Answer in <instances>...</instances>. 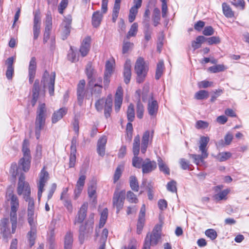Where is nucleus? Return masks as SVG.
I'll use <instances>...</instances> for the list:
<instances>
[{"mask_svg": "<svg viewBox=\"0 0 249 249\" xmlns=\"http://www.w3.org/2000/svg\"><path fill=\"white\" fill-rule=\"evenodd\" d=\"M223 12L225 16L228 18H231L234 17V12L226 3L222 4Z\"/></svg>", "mask_w": 249, "mask_h": 249, "instance_id": "nucleus-38", "label": "nucleus"}, {"mask_svg": "<svg viewBox=\"0 0 249 249\" xmlns=\"http://www.w3.org/2000/svg\"><path fill=\"white\" fill-rule=\"evenodd\" d=\"M31 160L30 159H26L25 158H22L20 160L19 163L24 172L29 171L30 168Z\"/></svg>", "mask_w": 249, "mask_h": 249, "instance_id": "nucleus-42", "label": "nucleus"}, {"mask_svg": "<svg viewBox=\"0 0 249 249\" xmlns=\"http://www.w3.org/2000/svg\"><path fill=\"white\" fill-rule=\"evenodd\" d=\"M161 225L157 224L152 232L147 234L142 249H150V246H156L161 237Z\"/></svg>", "mask_w": 249, "mask_h": 249, "instance_id": "nucleus-5", "label": "nucleus"}, {"mask_svg": "<svg viewBox=\"0 0 249 249\" xmlns=\"http://www.w3.org/2000/svg\"><path fill=\"white\" fill-rule=\"evenodd\" d=\"M134 5L129 10L128 21L131 23L133 22L138 12V9L140 7V0H134Z\"/></svg>", "mask_w": 249, "mask_h": 249, "instance_id": "nucleus-28", "label": "nucleus"}, {"mask_svg": "<svg viewBox=\"0 0 249 249\" xmlns=\"http://www.w3.org/2000/svg\"><path fill=\"white\" fill-rule=\"evenodd\" d=\"M86 179V176L85 175H81L79 176L74 190V199L76 200L81 194L84 189Z\"/></svg>", "mask_w": 249, "mask_h": 249, "instance_id": "nucleus-17", "label": "nucleus"}, {"mask_svg": "<svg viewBox=\"0 0 249 249\" xmlns=\"http://www.w3.org/2000/svg\"><path fill=\"white\" fill-rule=\"evenodd\" d=\"M126 198L127 200L130 203H138L139 201L135 194L130 191L127 192Z\"/></svg>", "mask_w": 249, "mask_h": 249, "instance_id": "nucleus-58", "label": "nucleus"}, {"mask_svg": "<svg viewBox=\"0 0 249 249\" xmlns=\"http://www.w3.org/2000/svg\"><path fill=\"white\" fill-rule=\"evenodd\" d=\"M94 69L92 67V63L89 62L86 67L85 72L87 76L88 81L90 80L95 81V78L94 77L93 75L94 73Z\"/></svg>", "mask_w": 249, "mask_h": 249, "instance_id": "nucleus-36", "label": "nucleus"}, {"mask_svg": "<svg viewBox=\"0 0 249 249\" xmlns=\"http://www.w3.org/2000/svg\"><path fill=\"white\" fill-rule=\"evenodd\" d=\"M124 81L127 84L129 83L131 76L130 61L129 60H127L124 64Z\"/></svg>", "mask_w": 249, "mask_h": 249, "instance_id": "nucleus-31", "label": "nucleus"}, {"mask_svg": "<svg viewBox=\"0 0 249 249\" xmlns=\"http://www.w3.org/2000/svg\"><path fill=\"white\" fill-rule=\"evenodd\" d=\"M229 189H225L219 193L214 195V198L216 200L219 201L221 200H226L227 199V196L229 193Z\"/></svg>", "mask_w": 249, "mask_h": 249, "instance_id": "nucleus-52", "label": "nucleus"}, {"mask_svg": "<svg viewBox=\"0 0 249 249\" xmlns=\"http://www.w3.org/2000/svg\"><path fill=\"white\" fill-rule=\"evenodd\" d=\"M68 5V0H61L58 7V12L63 15L64 10L67 8Z\"/></svg>", "mask_w": 249, "mask_h": 249, "instance_id": "nucleus-59", "label": "nucleus"}, {"mask_svg": "<svg viewBox=\"0 0 249 249\" xmlns=\"http://www.w3.org/2000/svg\"><path fill=\"white\" fill-rule=\"evenodd\" d=\"M49 178V174L46 171V167L44 166L39 173V180L37 183L38 187L37 197L39 200H40L42 194L44 191V187Z\"/></svg>", "mask_w": 249, "mask_h": 249, "instance_id": "nucleus-11", "label": "nucleus"}, {"mask_svg": "<svg viewBox=\"0 0 249 249\" xmlns=\"http://www.w3.org/2000/svg\"><path fill=\"white\" fill-rule=\"evenodd\" d=\"M102 18L103 16L100 11H97L93 13L92 17V24L94 27L97 28L100 26Z\"/></svg>", "mask_w": 249, "mask_h": 249, "instance_id": "nucleus-34", "label": "nucleus"}, {"mask_svg": "<svg viewBox=\"0 0 249 249\" xmlns=\"http://www.w3.org/2000/svg\"><path fill=\"white\" fill-rule=\"evenodd\" d=\"M55 80V72H53L50 74L47 70L44 71L42 76L41 84L43 89H45L46 87L48 88L49 93L51 96L54 94Z\"/></svg>", "mask_w": 249, "mask_h": 249, "instance_id": "nucleus-7", "label": "nucleus"}, {"mask_svg": "<svg viewBox=\"0 0 249 249\" xmlns=\"http://www.w3.org/2000/svg\"><path fill=\"white\" fill-rule=\"evenodd\" d=\"M138 31V24L134 23L131 26L130 29L128 32L126 37L129 39L130 37L135 36Z\"/></svg>", "mask_w": 249, "mask_h": 249, "instance_id": "nucleus-49", "label": "nucleus"}, {"mask_svg": "<svg viewBox=\"0 0 249 249\" xmlns=\"http://www.w3.org/2000/svg\"><path fill=\"white\" fill-rule=\"evenodd\" d=\"M164 69V62L163 60H160L157 65L155 78L159 80L162 76Z\"/></svg>", "mask_w": 249, "mask_h": 249, "instance_id": "nucleus-37", "label": "nucleus"}, {"mask_svg": "<svg viewBox=\"0 0 249 249\" xmlns=\"http://www.w3.org/2000/svg\"><path fill=\"white\" fill-rule=\"evenodd\" d=\"M127 118L129 122H132L135 118V110L134 106L133 104H130L127 110Z\"/></svg>", "mask_w": 249, "mask_h": 249, "instance_id": "nucleus-46", "label": "nucleus"}, {"mask_svg": "<svg viewBox=\"0 0 249 249\" xmlns=\"http://www.w3.org/2000/svg\"><path fill=\"white\" fill-rule=\"evenodd\" d=\"M166 187L167 190L172 193H177V182L175 180H173L168 182Z\"/></svg>", "mask_w": 249, "mask_h": 249, "instance_id": "nucleus-55", "label": "nucleus"}, {"mask_svg": "<svg viewBox=\"0 0 249 249\" xmlns=\"http://www.w3.org/2000/svg\"><path fill=\"white\" fill-rule=\"evenodd\" d=\"M98 83H94L95 81H89L88 82L90 93L92 95L95 97H100L102 93L103 86L102 83V78H98Z\"/></svg>", "mask_w": 249, "mask_h": 249, "instance_id": "nucleus-16", "label": "nucleus"}, {"mask_svg": "<svg viewBox=\"0 0 249 249\" xmlns=\"http://www.w3.org/2000/svg\"><path fill=\"white\" fill-rule=\"evenodd\" d=\"M114 64L115 61L113 59L111 61L107 60L106 63L105 71L104 73L111 75L113 71Z\"/></svg>", "mask_w": 249, "mask_h": 249, "instance_id": "nucleus-44", "label": "nucleus"}, {"mask_svg": "<svg viewBox=\"0 0 249 249\" xmlns=\"http://www.w3.org/2000/svg\"><path fill=\"white\" fill-rule=\"evenodd\" d=\"M29 142L27 139H24L22 142V152L23 154V157L26 159H31L30 150L29 148Z\"/></svg>", "mask_w": 249, "mask_h": 249, "instance_id": "nucleus-35", "label": "nucleus"}, {"mask_svg": "<svg viewBox=\"0 0 249 249\" xmlns=\"http://www.w3.org/2000/svg\"><path fill=\"white\" fill-rule=\"evenodd\" d=\"M150 12L149 9L145 10L143 16V34L144 38L142 41L143 47L145 48L148 45V42L151 39V35L152 33V29L150 28L149 25Z\"/></svg>", "mask_w": 249, "mask_h": 249, "instance_id": "nucleus-8", "label": "nucleus"}, {"mask_svg": "<svg viewBox=\"0 0 249 249\" xmlns=\"http://www.w3.org/2000/svg\"><path fill=\"white\" fill-rule=\"evenodd\" d=\"M124 90L121 86L118 87L114 97V109L118 112L121 107L123 100Z\"/></svg>", "mask_w": 249, "mask_h": 249, "instance_id": "nucleus-18", "label": "nucleus"}, {"mask_svg": "<svg viewBox=\"0 0 249 249\" xmlns=\"http://www.w3.org/2000/svg\"><path fill=\"white\" fill-rule=\"evenodd\" d=\"M125 192L124 190L119 191L116 189L113 194L112 198V205L114 208L117 209V213H119L124 206L125 199Z\"/></svg>", "mask_w": 249, "mask_h": 249, "instance_id": "nucleus-12", "label": "nucleus"}, {"mask_svg": "<svg viewBox=\"0 0 249 249\" xmlns=\"http://www.w3.org/2000/svg\"><path fill=\"white\" fill-rule=\"evenodd\" d=\"M122 0H115L113 10H112V21L115 23L119 16V11L121 7V2Z\"/></svg>", "mask_w": 249, "mask_h": 249, "instance_id": "nucleus-33", "label": "nucleus"}, {"mask_svg": "<svg viewBox=\"0 0 249 249\" xmlns=\"http://www.w3.org/2000/svg\"><path fill=\"white\" fill-rule=\"evenodd\" d=\"M107 142V137L105 135L101 136L98 140L97 151L98 154L102 157L105 155Z\"/></svg>", "mask_w": 249, "mask_h": 249, "instance_id": "nucleus-27", "label": "nucleus"}, {"mask_svg": "<svg viewBox=\"0 0 249 249\" xmlns=\"http://www.w3.org/2000/svg\"><path fill=\"white\" fill-rule=\"evenodd\" d=\"M86 82L84 79H82L80 80L79 83L77 85V100L80 105H81L83 103V101L84 98L85 91V87Z\"/></svg>", "mask_w": 249, "mask_h": 249, "instance_id": "nucleus-26", "label": "nucleus"}, {"mask_svg": "<svg viewBox=\"0 0 249 249\" xmlns=\"http://www.w3.org/2000/svg\"><path fill=\"white\" fill-rule=\"evenodd\" d=\"M209 138L208 137L203 136L200 138L199 148L200 151L201 152V153H204V157L208 156L206 146L209 142Z\"/></svg>", "mask_w": 249, "mask_h": 249, "instance_id": "nucleus-32", "label": "nucleus"}, {"mask_svg": "<svg viewBox=\"0 0 249 249\" xmlns=\"http://www.w3.org/2000/svg\"><path fill=\"white\" fill-rule=\"evenodd\" d=\"M204 153H202L201 155L196 154H189L190 158L194 160V162L196 165H199L203 162L204 159L208 157H204Z\"/></svg>", "mask_w": 249, "mask_h": 249, "instance_id": "nucleus-43", "label": "nucleus"}, {"mask_svg": "<svg viewBox=\"0 0 249 249\" xmlns=\"http://www.w3.org/2000/svg\"><path fill=\"white\" fill-rule=\"evenodd\" d=\"M209 45L216 44L220 42V39L218 36H212L209 38H206Z\"/></svg>", "mask_w": 249, "mask_h": 249, "instance_id": "nucleus-64", "label": "nucleus"}, {"mask_svg": "<svg viewBox=\"0 0 249 249\" xmlns=\"http://www.w3.org/2000/svg\"><path fill=\"white\" fill-rule=\"evenodd\" d=\"M154 131L146 130L142 134L141 139V153H145L147 148L153 141Z\"/></svg>", "mask_w": 249, "mask_h": 249, "instance_id": "nucleus-14", "label": "nucleus"}, {"mask_svg": "<svg viewBox=\"0 0 249 249\" xmlns=\"http://www.w3.org/2000/svg\"><path fill=\"white\" fill-rule=\"evenodd\" d=\"M157 161L160 170L163 172L165 174L169 175L170 169L164 163L162 159L160 157H159Z\"/></svg>", "mask_w": 249, "mask_h": 249, "instance_id": "nucleus-40", "label": "nucleus"}, {"mask_svg": "<svg viewBox=\"0 0 249 249\" xmlns=\"http://www.w3.org/2000/svg\"><path fill=\"white\" fill-rule=\"evenodd\" d=\"M179 163L182 169L183 170H191V164L188 161L185 159H181L179 160Z\"/></svg>", "mask_w": 249, "mask_h": 249, "instance_id": "nucleus-63", "label": "nucleus"}, {"mask_svg": "<svg viewBox=\"0 0 249 249\" xmlns=\"http://www.w3.org/2000/svg\"><path fill=\"white\" fill-rule=\"evenodd\" d=\"M41 19L40 17V12L39 11L36 12L34 14V25H33V35L34 39L36 40L38 37L40 33Z\"/></svg>", "mask_w": 249, "mask_h": 249, "instance_id": "nucleus-20", "label": "nucleus"}, {"mask_svg": "<svg viewBox=\"0 0 249 249\" xmlns=\"http://www.w3.org/2000/svg\"><path fill=\"white\" fill-rule=\"evenodd\" d=\"M91 37L86 36L82 41L79 49V52L82 57H85L89 53L90 49Z\"/></svg>", "mask_w": 249, "mask_h": 249, "instance_id": "nucleus-23", "label": "nucleus"}, {"mask_svg": "<svg viewBox=\"0 0 249 249\" xmlns=\"http://www.w3.org/2000/svg\"><path fill=\"white\" fill-rule=\"evenodd\" d=\"M47 108L45 103H40L36 110L35 123V133L36 139L40 137V133L45 126L47 118Z\"/></svg>", "mask_w": 249, "mask_h": 249, "instance_id": "nucleus-3", "label": "nucleus"}, {"mask_svg": "<svg viewBox=\"0 0 249 249\" xmlns=\"http://www.w3.org/2000/svg\"><path fill=\"white\" fill-rule=\"evenodd\" d=\"M96 186L94 184H92L88 187V193L89 197L92 198L94 197V198H96Z\"/></svg>", "mask_w": 249, "mask_h": 249, "instance_id": "nucleus-60", "label": "nucleus"}, {"mask_svg": "<svg viewBox=\"0 0 249 249\" xmlns=\"http://www.w3.org/2000/svg\"><path fill=\"white\" fill-rule=\"evenodd\" d=\"M72 18L70 15L64 17L62 23L60 25L61 36L63 40L66 39L70 35L72 28Z\"/></svg>", "mask_w": 249, "mask_h": 249, "instance_id": "nucleus-10", "label": "nucleus"}, {"mask_svg": "<svg viewBox=\"0 0 249 249\" xmlns=\"http://www.w3.org/2000/svg\"><path fill=\"white\" fill-rule=\"evenodd\" d=\"M5 197L6 201L10 202V220L12 224V233H15L18 225L17 212L19 208V200L13 190L7 191Z\"/></svg>", "mask_w": 249, "mask_h": 249, "instance_id": "nucleus-2", "label": "nucleus"}, {"mask_svg": "<svg viewBox=\"0 0 249 249\" xmlns=\"http://www.w3.org/2000/svg\"><path fill=\"white\" fill-rule=\"evenodd\" d=\"M133 46V43L127 41H124L122 53L124 54L127 53L128 51L131 49Z\"/></svg>", "mask_w": 249, "mask_h": 249, "instance_id": "nucleus-62", "label": "nucleus"}, {"mask_svg": "<svg viewBox=\"0 0 249 249\" xmlns=\"http://www.w3.org/2000/svg\"><path fill=\"white\" fill-rule=\"evenodd\" d=\"M36 71V62L35 57H32L30 60L28 68L29 82L32 84L35 79Z\"/></svg>", "mask_w": 249, "mask_h": 249, "instance_id": "nucleus-21", "label": "nucleus"}, {"mask_svg": "<svg viewBox=\"0 0 249 249\" xmlns=\"http://www.w3.org/2000/svg\"><path fill=\"white\" fill-rule=\"evenodd\" d=\"M209 96L208 92L206 90H201L197 92L195 95L196 99L197 100H203L207 99Z\"/></svg>", "mask_w": 249, "mask_h": 249, "instance_id": "nucleus-54", "label": "nucleus"}, {"mask_svg": "<svg viewBox=\"0 0 249 249\" xmlns=\"http://www.w3.org/2000/svg\"><path fill=\"white\" fill-rule=\"evenodd\" d=\"M108 215V210L107 208H105L101 213V216L99 226L100 228L104 227L105 225Z\"/></svg>", "mask_w": 249, "mask_h": 249, "instance_id": "nucleus-48", "label": "nucleus"}, {"mask_svg": "<svg viewBox=\"0 0 249 249\" xmlns=\"http://www.w3.org/2000/svg\"><path fill=\"white\" fill-rule=\"evenodd\" d=\"M226 69V67L223 64H219L209 67L208 71L212 73H217L223 71Z\"/></svg>", "mask_w": 249, "mask_h": 249, "instance_id": "nucleus-50", "label": "nucleus"}, {"mask_svg": "<svg viewBox=\"0 0 249 249\" xmlns=\"http://www.w3.org/2000/svg\"><path fill=\"white\" fill-rule=\"evenodd\" d=\"M18 168L17 166V163L15 162L12 163L10 167V172L14 178H16L18 174Z\"/></svg>", "mask_w": 249, "mask_h": 249, "instance_id": "nucleus-61", "label": "nucleus"}, {"mask_svg": "<svg viewBox=\"0 0 249 249\" xmlns=\"http://www.w3.org/2000/svg\"><path fill=\"white\" fill-rule=\"evenodd\" d=\"M68 108L65 107H61L58 110L54 111L52 114V122L53 124H55L67 113Z\"/></svg>", "mask_w": 249, "mask_h": 249, "instance_id": "nucleus-25", "label": "nucleus"}, {"mask_svg": "<svg viewBox=\"0 0 249 249\" xmlns=\"http://www.w3.org/2000/svg\"><path fill=\"white\" fill-rule=\"evenodd\" d=\"M152 19L154 26H157L159 24L160 19V12L159 8H154Z\"/></svg>", "mask_w": 249, "mask_h": 249, "instance_id": "nucleus-45", "label": "nucleus"}, {"mask_svg": "<svg viewBox=\"0 0 249 249\" xmlns=\"http://www.w3.org/2000/svg\"><path fill=\"white\" fill-rule=\"evenodd\" d=\"M17 191L18 195H23V198L28 202L27 213L34 212L35 201L31 197V187L29 183L25 181V176L23 173L20 174L18 178Z\"/></svg>", "mask_w": 249, "mask_h": 249, "instance_id": "nucleus-1", "label": "nucleus"}, {"mask_svg": "<svg viewBox=\"0 0 249 249\" xmlns=\"http://www.w3.org/2000/svg\"><path fill=\"white\" fill-rule=\"evenodd\" d=\"M206 37L202 36H198L196 40L192 42V47L193 48L194 50L199 48L201 47V44L205 41Z\"/></svg>", "mask_w": 249, "mask_h": 249, "instance_id": "nucleus-39", "label": "nucleus"}, {"mask_svg": "<svg viewBox=\"0 0 249 249\" xmlns=\"http://www.w3.org/2000/svg\"><path fill=\"white\" fill-rule=\"evenodd\" d=\"M40 81L37 79L35 81L32 89V99L31 104L33 107H34L38 99L40 92Z\"/></svg>", "mask_w": 249, "mask_h": 249, "instance_id": "nucleus-24", "label": "nucleus"}, {"mask_svg": "<svg viewBox=\"0 0 249 249\" xmlns=\"http://www.w3.org/2000/svg\"><path fill=\"white\" fill-rule=\"evenodd\" d=\"M142 100L147 103V109L148 114L151 118L156 117L158 111L159 105L157 101L154 98L153 93L144 95Z\"/></svg>", "mask_w": 249, "mask_h": 249, "instance_id": "nucleus-9", "label": "nucleus"}, {"mask_svg": "<svg viewBox=\"0 0 249 249\" xmlns=\"http://www.w3.org/2000/svg\"><path fill=\"white\" fill-rule=\"evenodd\" d=\"M73 243V233L71 231H69L66 233L64 237V249H72Z\"/></svg>", "mask_w": 249, "mask_h": 249, "instance_id": "nucleus-29", "label": "nucleus"}, {"mask_svg": "<svg viewBox=\"0 0 249 249\" xmlns=\"http://www.w3.org/2000/svg\"><path fill=\"white\" fill-rule=\"evenodd\" d=\"M37 216V214L35 212L27 213V221L30 227V231L27 233L28 240L30 247L35 245L36 238Z\"/></svg>", "mask_w": 249, "mask_h": 249, "instance_id": "nucleus-4", "label": "nucleus"}, {"mask_svg": "<svg viewBox=\"0 0 249 249\" xmlns=\"http://www.w3.org/2000/svg\"><path fill=\"white\" fill-rule=\"evenodd\" d=\"M105 103V117L108 118L110 117L112 110V96L111 94L106 98H100L95 102V108L98 112H102L103 110V105Z\"/></svg>", "mask_w": 249, "mask_h": 249, "instance_id": "nucleus-6", "label": "nucleus"}, {"mask_svg": "<svg viewBox=\"0 0 249 249\" xmlns=\"http://www.w3.org/2000/svg\"><path fill=\"white\" fill-rule=\"evenodd\" d=\"M88 208V203L84 202L78 211L77 214L74 221V224L82 223L87 216V213Z\"/></svg>", "mask_w": 249, "mask_h": 249, "instance_id": "nucleus-19", "label": "nucleus"}, {"mask_svg": "<svg viewBox=\"0 0 249 249\" xmlns=\"http://www.w3.org/2000/svg\"><path fill=\"white\" fill-rule=\"evenodd\" d=\"M93 217L89 222H86L85 224H82L79 228V232L80 235H83L86 232H89L92 231L93 228Z\"/></svg>", "mask_w": 249, "mask_h": 249, "instance_id": "nucleus-30", "label": "nucleus"}, {"mask_svg": "<svg viewBox=\"0 0 249 249\" xmlns=\"http://www.w3.org/2000/svg\"><path fill=\"white\" fill-rule=\"evenodd\" d=\"M11 229L12 228L11 227ZM0 232L4 239H8L12 236V230L10 231L9 227V220L8 218H3L0 221Z\"/></svg>", "mask_w": 249, "mask_h": 249, "instance_id": "nucleus-15", "label": "nucleus"}, {"mask_svg": "<svg viewBox=\"0 0 249 249\" xmlns=\"http://www.w3.org/2000/svg\"><path fill=\"white\" fill-rule=\"evenodd\" d=\"M205 234L207 237L212 240L216 239L217 236L216 231L214 229H212L207 230L205 232Z\"/></svg>", "mask_w": 249, "mask_h": 249, "instance_id": "nucleus-57", "label": "nucleus"}, {"mask_svg": "<svg viewBox=\"0 0 249 249\" xmlns=\"http://www.w3.org/2000/svg\"><path fill=\"white\" fill-rule=\"evenodd\" d=\"M140 149V138L137 135L134 138L132 151L134 157L132 159V165L136 168H140V160L138 157Z\"/></svg>", "mask_w": 249, "mask_h": 249, "instance_id": "nucleus-13", "label": "nucleus"}, {"mask_svg": "<svg viewBox=\"0 0 249 249\" xmlns=\"http://www.w3.org/2000/svg\"><path fill=\"white\" fill-rule=\"evenodd\" d=\"M123 169L124 165L121 164L119 165L116 168L113 177L114 183H116L122 176Z\"/></svg>", "mask_w": 249, "mask_h": 249, "instance_id": "nucleus-41", "label": "nucleus"}, {"mask_svg": "<svg viewBox=\"0 0 249 249\" xmlns=\"http://www.w3.org/2000/svg\"><path fill=\"white\" fill-rule=\"evenodd\" d=\"M231 156V153L229 152H223L219 153L216 156V159L219 161H224L227 160H228L229 158H230Z\"/></svg>", "mask_w": 249, "mask_h": 249, "instance_id": "nucleus-51", "label": "nucleus"}, {"mask_svg": "<svg viewBox=\"0 0 249 249\" xmlns=\"http://www.w3.org/2000/svg\"><path fill=\"white\" fill-rule=\"evenodd\" d=\"M148 70V64L144 62L143 59L141 58V79H142V77L144 78L146 76Z\"/></svg>", "mask_w": 249, "mask_h": 249, "instance_id": "nucleus-53", "label": "nucleus"}, {"mask_svg": "<svg viewBox=\"0 0 249 249\" xmlns=\"http://www.w3.org/2000/svg\"><path fill=\"white\" fill-rule=\"evenodd\" d=\"M231 3L237 8H240L244 10L245 6V2L244 0H231Z\"/></svg>", "mask_w": 249, "mask_h": 249, "instance_id": "nucleus-56", "label": "nucleus"}, {"mask_svg": "<svg viewBox=\"0 0 249 249\" xmlns=\"http://www.w3.org/2000/svg\"><path fill=\"white\" fill-rule=\"evenodd\" d=\"M130 186L132 190L138 192L139 189V182L135 176H131L129 178Z\"/></svg>", "mask_w": 249, "mask_h": 249, "instance_id": "nucleus-47", "label": "nucleus"}, {"mask_svg": "<svg viewBox=\"0 0 249 249\" xmlns=\"http://www.w3.org/2000/svg\"><path fill=\"white\" fill-rule=\"evenodd\" d=\"M142 171L143 174H147L151 172L157 168V163L154 160H151L149 159H146L141 165Z\"/></svg>", "mask_w": 249, "mask_h": 249, "instance_id": "nucleus-22", "label": "nucleus"}]
</instances>
